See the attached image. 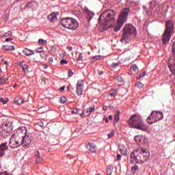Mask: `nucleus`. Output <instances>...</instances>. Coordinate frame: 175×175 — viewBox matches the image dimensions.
<instances>
[{"instance_id":"f257e3e1","label":"nucleus","mask_w":175,"mask_h":175,"mask_svg":"<svg viewBox=\"0 0 175 175\" xmlns=\"http://www.w3.org/2000/svg\"><path fill=\"white\" fill-rule=\"evenodd\" d=\"M150 158V152L146 148L134 149L130 154V163H144Z\"/></svg>"},{"instance_id":"f03ea898","label":"nucleus","mask_w":175,"mask_h":175,"mask_svg":"<svg viewBox=\"0 0 175 175\" xmlns=\"http://www.w3.org/2000/svg\"><path fill=\"white\" fill-rule=\"evenodd\" d=\"M128 125L129 128H133V129H138L139 131H148V127L144 123L143 118L142 116L135 113L133 114L128 120Z\"/></svg>"},{"instance_id":"7ed1b4c3","label":"nucleus","mask_w":175,"mask_h":175,"mask_svg":"<svg viewBox=\"0 0 175 175\" xmlns=\"http://www.w3.org/2000/svg\"><path fill=\"white\" fill-rule=\"evenodd\" d=\"M174 31V23L172 21H167L165 22V29L161 36V42L163 46H166L170 42L172 35Z\"/></svg>"},{"instance_id":"20e7f679","label":"nucleus","mask_w":175,"mask_h":175,"mask_svg":"<svg viewBox=\"0 0 175 175\" xmlns=\"http://www.w3.org/2000/svg\"><path fill=\"white\" fill-rule=\"evenodd\" d=\"M137 35V31L136 27L131 24L126 25L122 29V38L120 42H127V40H131L132 36H136Z\"/></svg>"},{"instance_id":"39448f33","label":"nucleus","mask_w":175,"mask_h":175,"mask_svg":"<svg viewBox=\"0 0 175 175\" xmlns=\"http://www.w3.org/2000/svg\"><path fill=\"white\" fill-rule=\"evenodd\" d=\"M111 12L112 14L109 13V11L102 13L98 18V23L105 27H110L116 20L114 10H111Z\"/></svg>"},{"instance_id":"423d86ee","label":"nucleus","mask_w":175,"mask_h":175,"mask_svg":"<svg viewBox=\"0 0 175 175\" xmlns=\"http://www.w3.org/2000/svg\"><path fill=\"white\" fill-rule=\"evenodd\" d=\"M129 12H131L129 8H124L121 11L116 23L113 26V31H115V32H118V31L122 28L124 24H125V21H126V18H128Z\"/></svg>"},{"instance_id":"0eeeda50","label":"nucleus","mask_w":175,"mask_h":175,"mask_svg":"<svg viewBox=\"0 0 175 175\" xmlns=\"http://www.w3.org/2000/svg\"><path fill=\"white\" fill-rule=\"evenodd\" d=\"M59 24L66 29L75 31L79 28V22L76 19L70 17L62 18L60 19Z\"/></svg>"},{"instance_id":"6e6552de","label":"nucleus","mask_w":175,"mask_h":175,"mask_svg":"<svg viewBox=\"0 0 175 175\" xmlns=\"http://www.w3.org/2000/svg\"><path fill=\"white\" fill-rule=\"evenodd\" d=\"M22 131V135L23 136V142H25V147H28L32 142V134L28 133L27 131V128L25 126L21 127Z\"/></svg>"},{"instance_id":"1a4fd4ad","label":"nucleus","mask_w":175,"mask_h":175,"mask_svg":"<svg viewBox=\"0 0 175 175\" xmlns=\"http://www.w3.org/2000/svg\"><path fill=\"white\" fill-rule=\"evenodd\" d=\"M15 136V139H18V146L25 147V144L24 142V135H23V131L21 130V128L17 130L16 133L14 134Z\"/></svg>"},{"instance_id":"9d476101","label":"nucleus","mask_w":175,"mask_h":175,"mask_svg":"<svg viewBox=\"0 0 175 175\" xmlns=\"http://www.w3.org/2000/svg\"><path fill=\"white\" fill-rule=\"evenodd\" d=\"M83 91H84V81L80 79L77 83L76 94L78 96L83 95Z\"/></svg>"},{"instance_id":"9b49d317","label":"nucleus","mask_w":175,"mask_h":175,"mask_svg":"<svg viewBox=\"0 0 175 175\" xmlns=\"http://www.w3.org/2000/svg\"><path fill=\"white\" fill-rule=\"evenodd\" d=\"M10 148H18V141L16 139L14 134H12L8 144Z\"/></svg>"},{"instance_id":"f8f14e48","label":"nucleus","mask_w":175,"mask_h":175,"mask_svg":"<svg viewBox=\"0 0 175 175\" xmlns=\"http://www.w3.org/2000/svg\"><path fill=\"white\" fill-rule=\"evenodd\" d=\"M38 8H39V3L35 1H31L25 6V10L31 9V10H37Z\"/></svg>"},{"instance_id":"ddd939ff","label":"nucleus","mask_w":175,"mask_h":175,"mask_svg":"<svg viewBox=\"0 0 175 175\" xmlns=\"http://www.w3.org/2000/svg\"><path fill=\"white\" fill-rule=\"evenodd\" d=\"M9 150V146H8V142L1 143L0 144V157H4L6 154V151Z\"/></svg>"},{"instance_id":"4468645a","label":"nucleus","mask_w":175,"mask_h":175,"mask_svg":"<svg viewBox=\"0 0 175 175\" xmlns=\"http://www.w3.org/2000/svg\"><path fill=\"white\" fill-rule=\"evenodd\" d=\"M150 8L154 9L156 13H159L162 10V6L159 5V2L157 1H153L150 3Z\"/></svg>"},{"instance_id":"2eb2a0df","label":"nucleus","mask_w":175,"mask_h":175,"mask_svg":"<svg viewBox=\"0 0 175 175\" xmlns=\"http://www.w3.org/2000/svg\"><path fill=\"white\" fill-rule=\"evenodd\" d=\"M154 113H155V111H152L150 116H149L146 119V121L148 124H149V125H152V124H155V122H157V120L154 116Z\"/></svg>"},{"instance_id":"dca6fc26","label":"nucleus","mask_w":175,"mask_h":175,"mask_svg":"<svg viewBox=\"0 0 175 175\" xmlns=\"http://www.w3.org/2000/svg\"><path fill=\"white\" fill-rule=\"evenodd\" d=\"M58 16H59V12H53L48 16V20H49L50 23H55L57 20Z\"/></svg>"},{"instance_id":"f3484780","label":"nucleus","mask_w":175,"mask_h":175,"mask_svg":"<svg viewBox=\"0 0 175 175\" xmlns=\"http://www.w3.org/2000/svg\"><path fill=\"white\" fill-rule=\"evenodd\" d=\"M86 148L92 152H96V146L92 142H89L88 144L86 145Z\"/></svg>"},{"instance_id":"a211bd4d","label":"nucleus","mask_w":175,"mask_h":175,"mask_svg":"<svg viewBox=\"0 0 175 175\" xmlns=\"http://www.w3.org/2000/svg\"><path fill=\"white\" fill-rule=\"evenodd\" d=\"M119 150L122 154V155H124V157H126L128 154V148H126V146L122 144L119 146Z\"/></svg>"},{"instance_id":"6ab92c4d","label":"nucleus","mask_w":175,"mask_h":175,"mask_svg":"<svg viewBox=\"0 0 175 175\" xmlns=\"http://www.w3.org/2000/svg\"><path fill=\"white\" fill-rule=\"evenodd\" d=\"M154 116L156 120H157V122L158 121H161V120H163V113L161 111H154Z\"/></svg>"},{"instance_id":"aec40b11","label":"nucleus","mask_w":175,"mask_h":175,"mask_svg":"<svg viewBox=\"0 0 175 175\" xmlns=\"http://www.w3.org/2000/svg\"><path fill=\"white\" fill-rule=\"evenodd\" d=\"M94 16H95V13H94L90 10H88L86 12L85 17L89 23H90V21H91V20H92V18L94 17Z\"/></svg>"},{"instance_id":"412c9836","label":"nucleus","mask_w":175,"mask_h":175,"mask_svg":"<svg viewBox=\"0 0 175 175\" xmlns=\"http://www.w3.org/2000/svg\"><path fill=\"white\" fill-rule=\"evenodd\" d=\"M23 54H24V55H27V57H29L31 55H33V54H35V53L33 52V50H30L28 49H25V50H23L22 51Z\"/></svg>"},{"instance_id":"4be33fe9","label":"nucleus","mask_w":175,"mask_h":175,"mask_svg":"<svg viewBox=\"0 0 175 175\" xmlns=\"http://www.w3.org/2000/svg\"><path fill=\"white\" fill-rule=\"evenodd\" d=\"M10 135H12V131H8L6 129L3 130L1 132V136L2 137H3L4 139H6V137H8V136H10Z\"/></svg>"},{"instance_id":"5701e85b","label":"nucleus","mask_w":175,"mask_h":175,"mask_svg":"<svg viewBox=\"0 0 175 175\" xmlns=\"http://www.w3.org/2000/svg\"><path fill=\"white\" fill-rule=\"evenodd\" d=\"M118 94V91H117V89L111 90L109 91V94H108V96H111V98H116Z\"/></svg>"},{"instance_id":"b1692460","label":"nucleus","mask_w":175,"mask_h":175,"mask_svg":"<svg viewBox=\"0 0 175 175\" xmlns=\"http://www.w3.org/2000/svg\"><path fill=\"white\" fill-rule=\"evenodd\" d=\"M120 110H117L116 111V114L113 118V122L114 124H117L118 122V121H120Z\"/></svg>"},{"instance_id":"393cba45","label":"nucleus","mask_w":175,"mask_h":175,"mask_svg":"<svg viewBox=\"0 0 175 175\" xmlns=\"http://www.w3.org/2000/svg\"><path fill=\"white\" fill-rule=\"evenodd\" d=\"M14 103H16V105H23L24 103V100H23L22 98L20 97H15L14 98Z\"/></svg>"},{"instance_id":"a878e982","label":"nucleus","mask_w":175,"mask_h":175,"mask_svg":"<svg viewBox=\"0 0 175 175\" xmlns=\"http://www.w3.org/2000/svg\"><path fill=\"white\" fill-rule=\"evenodd\" d=\"M130 70L131 72H133L134 73H139V68H137V65L136 64H132L130 66Z\"/></svg>"},{"instance_id":"bb28decb","label":"nucleus","mask_w":175,"mask_h":175,"mask_svg":"<svg viewBox=\"0 0 175 175\" xmlns=\"http://www.w3.org/2000/svg\"><path fill=\"white\" fill-rule=\"evenodd\" d=\"M94 111H95V105H91L89 108L84 111V113L88 114L90 113H94Z\"/></svg>"},{"instance_id":"cd10ccee","label":"nucleus","mask_w":175,"mask_h":175,"mask_svg":"<svg viewBox=\"0 0 175 175\" xmlns=\"http://www.w3.org/2000/svg\"><path fill=\"white\" fill-rule=\"evenodd\" d=\"M9 83V79L6 77H3L0 79V85H3V84H8Z\"/></svg>"},{"instance_id":"c85d7f7f","label":"nucleus","mask_w":175,"mask_h":175,"mask_svg":"<svg viewBox=\"0 0 175 175\" xmlns=\"http://www.w3.org/2000/svg\"><path fill=\"white\" fill-rule=\"evenodd\" d=\"M113 165H109L107 166V174L111 175L113 174Z\"/></svg>"},{"instance_id":"c756f323","label":"nucleus","mask_w":175,"mask_h":175,"mask_svg":"<svg viewBox=\"0 0 175 175\" xmlns=\"http://www.w3.org/2000/svg\"><path fill=\"white\" fill-rule=\"evenodd\" d=\"M4 49L7 51H14L15 50L14 46L12 45H4Z\"/></svg>"},{"instance_id":"7c9ffc66","label":"nucleus","mask_w":175,"mask_h":175,"mask_svg":"<svg viewBox=\"0 0 175 175\" xmlns=\"http://www.w3.org/2000/svg\"><path fill=\"white\" fill-rule=\"evenodd\" d=\"M134 140L135 141L137 144H140V143H142V142L143 141V137L137 135L135 137Z\"/></svg>"},{"instance_id":"2f4dec72","label":"nucleus","mask_w":175,"mask_h":175,"mask_svg":"<svg viewBox=\"0 0 175 175\" xmlns=\"http://www.w3.org/2000/svg\"><path fill=\"white\" fill-rule=\"evenodd\" d=\"M139 170V165H135L134 166L131 167V172L133 174H136V172Z\"/></svg>"},{"instance_id":"473e14b6","label":"nucleus","mask_w":175,"mask_h":175,"mask_svg":"<svg viewBox=\"0 0 175 175\" xmlns=\"http://www.w3.org/2000/svg\"><path fill=\"white\" fill-rule=\"evenodd\" d=\"M12 33H13L12 32V31H8V32L3 33V34L0 35V36H1V38H8V36H12Z\"/></svg>"},{"instance_id":"72a5a7b5","label":"nucleus","mask_w":175,"mask_h":175,"mask_svg":"<svg viewBox=\"0 0 175 175\" xmlns=\"http://www.w3.org/2000/svg\"><path fill=\"white\" fill-rule=\"evenodd\" d=\"M114 135H116V130H112L111 132L107 134L108 139H113Z\"/></svg>"},{"instance_id":"f704fd0d","label":"nucleus","mask_w":175,"mask_h":175,"mask_svg":"<svg viewBox=\"0 0 175 175\" xmlns=\"http://www.w3.org/2000/svg\"><path fill=\"white\" fill-rule=\"evenodd\" d=\"M98 59H100V55H96V56H94L92 57L91 59H90V62H95V61H98Z\"/></svg>"},{"instance_id":"c9c22d12","label":"nucleus","mask_w":175,"mask_h":175,"mask_svg":"<svg viewBox=\"0 0 175 175\" xmlns=\"http://www.w3.org/2000/svg\"><path fill=\"white\" fill-rule=\"evenodd\" d=\"M50 49H51V53H52V54H55V53H57V49L55 46L51 45L50 46Z\"/></svg>"},{"instance_id":"e433bc0d","label":"nucleus","mask_w":175,"mask_h":175,"mask_svg":"<svg viewBox=\"0 0 175 175\" xmlns=\"http://www.w3.org/2000/svg\"><path fill=\"white\" fill-rule=\"evenodd\" d=\"M22 69L23 72H25V73H27V72H28V69H29V66H28L27 64H24Z\"/></svg>"},{"instance_id":"4c0bfd02","label":"nucleus","mask_w":175,"mask_h":175,"mask_svg":"<svg viewBox=\"0 0 175 175\" xmlns=\"http://www.w3.org/2000/svg\"><path fill=\"white\" fill-rule=\"evenodd\" d=\"M66 102H68V98H66V97L65 96H62L60 98V103H66Z\"/></svg>"},{"instance_id":"58836bf2","label":"nucleus","mask_w":175,"mask_h":175,"mask_svg":"<svg viewBox=\"0 0 175 175\" xmlns=\"http://www.w3.org/2000/svg\"><path fill=\"white\" fill-rule=\"evenodd\" d=\"M38 43L39 44H47V40L40 38L38 40Z\"/></svg>"},{"instance_id":"ea45409f","label":"nucleus","mask_w":175,"mask_h":175,"mask_svg":"<svg viewBox=\"0 0 175 175\" xmlns=\"http://www.w3.org/2000/svg\"><path fill=\"white\" fill-rule=\"evenodd\" d=\"M0 102H1L3 105H6V103L9 102V98L3 99V98H1Z\"/></svg>"},{"instance_id":"a19ab883","label":"nucleus","mask_w":175,"mask_h":175,"mask_svg":"<svg viewBox=\"0 0 175 175\" xmlns=\"http://www.w3.org/2000/svg\"><path fill=\"white\" fill-rule=\"evenodd\" d=\"M116 80H117V81H118L119 83H122L124 81V80L122 79V77H121V76L120 75L116 77Z\"/></svg>"},{"instance_id":"79ce46f5","label":"nucleus","mask_w":175,"mask_h":175,"mask_svg":"<svg viewBox=\"0 0 175 175\" xmlns=\"http://www.w3.org/2000/svg\"><path fill=\"white\" fill-rule=\"evenodd\" d=\"M136 87H137L138 88H143V87H144V85L141 83V82H137L136 84H135Z\"/></svg>"},{"instance_id":"37998d69","label":"nucleus","mask_w":175,"mask_h":175,"mask_svg":"<svg viewBox=\"0 0 175 175\" xmlns=\"http://www.w3.org/2000/svg\"><path fill=\"white\" fill-rule=\"evenodd\" d=\"M43 49H44L43 46H40L39 48H37L36 49V53H42L43 52Z\"/></svg>"},{"instance_id":"c03bdc74","label":"nucleus","mask_w":175,"mask_h":175,"mask_svg":"<svg viewBox=\"0 0 175 175\" xmlns=\"http://www.w3.org/2000/svg\"><path fill=\"white\" fill-rule=\"evenodd\" d=\"M80 111L79 109H73L71 113L72 114H79V112Z\"/></svg>"},{"instance_id":"a18cd8bd","label":"nucleus","mask_w":175,"mask_h":175,"mask_svg":"<svg viewBox=\"0 0 175 175\" xmlns=\"http://www.w3.org/2000/svg\"><path fill=\"white\" fill-rule=\"evenodd\" d=\"M122 158V155L118 154L116 156V159H115V161H121Z\"/></svg>"},{"instance_id":"49530a36","label":"nucleus","mask_w":175,"mask_h":175,"mask_svg":"<svg viewBox=\"0 0 175 175\" xmlns=\"http://www.w3.org/2000/svg\"><path fill=\"white\" fill-rule=\"evenodd\" d=\"M144 76H146V72H144L142 74H139L137 79V80H140V79H142V77H144Z\"/></svg>"},{"instance_id":"de8ad7c7","label":"nucleus","mask_w":175,"mask_h":175,"mask_svg":"<svg viewBox=\"0 0 175 175\" xmlns=\"http://www.w3.org/2000/svg\"><path fill=\"white\" fill-rule=\"evenodd\" d=\"M77 61H83V53H80Z\"/></svg>"},{"instance_id":"09e8293b","label":"nucleus","mask_w":175,"mask_h":175,"mask_svg":"<svg viewBox=\"0 0 175 175\" xmlns=\"http://www.w3.org/2000/svg\"><path fill=\"white\" fill-rule=\"evenodd\" d=\"M42 161H43V157H38L36 160V163H41Z\"/></svg>"},{"instance_id":"8fccbe9b","label":"nucleus","mask_w":175,"mask_h":175,"mask_svg":"<svg viewBox=\"0 0 175 175\" xmlns=\"http://www.w3.org/2000/svg\"><path fill=\"white\" fill-rule=\"evenodd\" d=\"M68 64V61H66L65 59H63L60 61L61 65H66Z\"/></svg>"},{"instance_id":"3c124183","label":"nucleus","mask_w":175,"mask_h":175,"mask_svg":"<svg viewBox=\"0 0 175 175\" xmlns=\"http://www.w3.org/2000/svg\"><path fill=\"white\" fill-rule=\"evenodd\" d=\"M41 58H44L46 57V53L43 51L42 52H40V54Z\"/></svg>"},{"instance_id":"603ef678","label":"nucleus","mask_w":175,"mask_h":175,"mask_svg":"<svg viewBox=\"0 0 175 175\" xmlns=\"http://www.w3.org/2000/svg\"><path fill=\"white\" fill-rule=\"evenodd\" d=\"M72 76H73V71H72V70H68V77H72Z\"/></svg>"},{"instance_id":"864d4df0","label":"nucleus","mask_w":175,"mask_h":175,"mask_svg":"<svg viewBox=\"0 0 175 175\" xmlns=\"http://www.w3.org/2000/svg\"><path fill=\"white\" fill-rule=\"evenodd\" d=\"M119 64L118 63H115L113 62L111 65V68H117V66H118Z\"/></svg>"},{"instance_id":"5fc2aeb1","label":"nucleus","mask_w":175,"mask_h":175,"mask_svg":"<svg viewBox=\"0 0 175 175\" xmlns=\"http://www.w3.org/2000/svg\"><path fill=\"white\" fill-rule=\"evenodd\" d=\"M166 6L165 12H167V10L169 9V5H167V3H163V8H165Z\"/></svg>"},{"instance_id":"6e6d98bb","label":"nucleus","mask_w":175,"mask_h":175,"mask_svg":"<svg viewBox=\"0 0 175 175\" xmlns=\"http://www.w3.org/2000/svg\"><path fill=\"white\" fill-rule=\"evenodd\" d=\"M35 157H36L37 158L40 157V153L38 150H37L36 152H35Z\"/></svg>"},{"instance_id":"4d7b16f0","label":"nucleus","mask_w":175,"mask_h":175,"mask_svg":"<svg viewBox=\"0 0 175 175\" xmlns=\"http://www.w3.org/2000/svg\"><path fill=\"white\" fill-rule=\"evenodd\" d=\"M53 61H54V59H53V57L49 58V64H50L51 65V64H53Z\"/></svg>"},{"instance_id":"13d9d810","label":"nucleus","mask_w":175,"mask_h":175,"mask_svg":"<svg viewBox=\"0 0 175 175\" xmlns=\"http://www.w3.org/2000/svg\"><path fill=\"white\" fill-rule=\"evenodd\" d=\"M38 126H40L41 128H43L44 124H43V122H40L38 123Z\"/></svg>"},{"instance_id":"bf43d9fd","label":"nucleus","mask_w":175,"mask_h":175,"mask_svg":"<svg viewBox=\"0 0 175 175\" xmlns=\"http://www.w3.org/2000/svg\"><path fill=\"white\" fill-rule=\"evenodd\" d=\"M24 62H19V66L20 68H23L24 67Z\"/></svg>"},{"instance_id":"052dcab7","label":"nucleus","mask_w":175,"mask_h":175,"mask_svg":"<svg viewBox=\"0 0 175 175\" xmlns=\"http://www.w3.org/2000/svg\"><path fill=\"white\" fill-rule=\"evenodd\" d=\"M12 40H13V38H5V42H12Z\"/></svg>"},{"instance_id":"680f3d73","label":"nucleus","mask_w":175,"mask_h":175,"mask_svg":"<svg viewBox=\"0 0 175 175\" xmlns=\"http://www.w3.org/2000/svg\"><path fill=\"white\" fill-rule=\"evenodd\" d=\"M104 121L105 122V124H107V122H109V118H107V117H104Z\"/></svg>"},{"instance_id":"e2e57ef3","label":"nucleus","mask_w":175,"mask_h":175,"mask_svg":"<svg viewBox=\"0 0 175 175\" xmlns=\"http://www.w3.org/2000/svg\"><path fill=\"white\" fill-rule=\"evenodd\" d=\"M66 49H67V50H69L70 51H72L73 50V47H72V46H67Z\"/></svg>"},{"instance_id":"0e129e2a","label":"nucleus","mask_w":175,"mask_h":175,"mask_svg":"<svg viewBox=\"0 0 175 175\" xmlns=\"http://www.w3.org/2000/svg\"><path fill=\"white\" fill-rule=\"evenodd\" d=\"M65 90V86H62L59 88V91L60 92H62V91H64Z\"/></svg>"},{"instance_id":"69168bd1","label":"nucleus","mask_w":175,"mask_h":175,"mask_svg":"<svg viewBox=\"0 0 175 175\" xmlns=\"http://www.w3.org/2000/svg\"><path fill=\"white\" fill-rule=\"evenodd\" d=\"M103 109L105 111H107V106L103 105Z\"/></svg>"},{"instance_id":"338daca9","label":"nucleus","mask_w":175,"mask_h":175,"mask_svg":"<svg viewBox=\"0 0 175 175\" xmlns=\"http://www.w3.org/2000/svg\"><path fill=\"white\" fill-rule=\"evenodd\" d=\"M43 68H44V69H47V68H49V66H48L47 64H44V65H43Z\"/></svg>"},{"instance_id":"774afa93","label":"nucleus","mask_w":175,"mask_h":175,"mask_svg":"<svg viewBox=\"0 0 175 175\" xmlns=\"http://www.w3.org/2000/svg\"><path fill=\"white\" fill-rule=\"evenodd\" d=\"M98 75L99 76H102V75H103V71H99Z\"/></svg>"}]
</instances>
